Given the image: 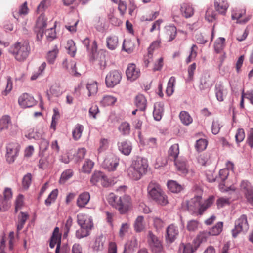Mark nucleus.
Segmentation results:
<instances>
[{
	"label": "nucleus",
	"instance_id": "nucleus-1",
	"mask_svg": "<svg viewBox=\"0 0 253 253\" xmlns=\"http://www.w3.org/2000/svg\"><path fill=\"white\" fill-rule=\"evenodd\" d=\"M213 202V197H210L204 202L202 197L197 196L187 202L188 211L194 215H201Z\"/></svg>",
	"mask_w": 253,
	"mask_h": 253
},
{
	"label": "nucleus",
	"instance_id": "nucleus-2",
	"mask_svg": "<svg viewBox=\"0 0 253 253\" xmlns=\"http://www.w3.org/2000/svg\"><path fill=\"white\" fill-rule=\"evenodd\" d=\"M108 201L121 214L126 213L132 206L131 198L128 195L118 197L113 193H110L108 195Z\"/></svg>",
	"mask_w": 253,
	"mask_h": 253
},
{
	"label": "nucleus",
	"instance_id": "nucleus-3",
	"mask_svg": "<svg viewBox=\"0 0 253 253\" xmlns=\"http://www.w3.org/2000/svg\"><path fill=\"white\" fill-rule=\"evenodd\" d=\"M31 51L29 42L27 41L17 42L9 49V52L18 62H23L27 58Z\"/></svg>",
	"mask_w": 253,
	"mask_h": 253
},
{
	"label": "nucleus",
	"instance_id": "nucleus-4",
	"mask_svg": "<svg viewBox=\"0 0 253 253\" xmlns=\"http://www.w3.org/2000/svg\"><path fill=\"white\" fill-rule=\"evenodd\" d=\"M77 223L80 226V229L76 232V237L81 239L89 235L90 231L93 227V220L89 215L79 213L77 216Z\"/></svg>",
	"mask_w": 253,
	"mask_h": 253
},
{
	"label": "nucleus",
	"instance_id": "nucleus-5",
	"mask_svg": "<svg viewBox=\"0 0 253 253\" xmlns=\"http://www.w3.org/2000/svg\"><path fill=\"white\" fill-rule=\"evenodd\" d=\"M147 190L149 196L157 203L162 206L168 204L167 197L158 183L151 181L148 185Z\"/></svg>",
	"mask_w": 253,
	"mask_h": 253
},
{
	"label": "nucleus",
	"instance_id": "nucleus-6",
	"mask_svg": "<svg viewBox=\"0 0 253 253\" xmlns=\"http://www.w3.org/2000/svg\"><path fill=\"white\" fill-rule=\"evenodd\" d=\"M147 242L153 253H163L164 252V247L162 241L151 231H148Z\"/></svg>",
	"mask_w": 253,
	"mask_h": 253
},
{
	"label": "nucleus",
	"instance_id": "nucleus-7",
	"mask_svg": "<svg viewBox=\"0 0 253 253\" xmlns=\"http://www.w3.org/2000/svg\"><path fill=\"white\" fill-rule=\"evenodd\" d=\"M20 149V145L17 142H11L7 144L5 157L8 163H12L14 162Z\"/></svg>",
	"mask_w": 253,
	"mask_h": 253
},
{
	"label": "nucleus",
	"instance_id": "nucleus-8",
	"mask_svg": "<svg viewBox=\"0 0 253 253\" xmlns=\"http://www.w3.org/2000/svg\"><path fill=\"white\" fill-rule=\"evenodd\" d=\"M249 228L246 215H242L235 222V227L232 230V236L235 238L241 232H246Z\"/></svg>",
	"mask_w": 253,
	"mask_h": 253
},
{
	"label": "nucleus",
	"instance_id": "nucleus-9",
	"mask_svg": "<svg viewBox=\"0 0 253 253\" xmlns=\"http://www.w3.org/2000/svg\"><path fill=\"white\" fill-rule=\"evenodd\" d=\"M119 160L113 154H110L106 157L102 164L103 167L108 171L116 170L118 166Z\"/></svg>",
	"mask_w": 253,
	"mask_h": 253
},
{
	"label": "nucleus",
	"instance_id": "nucleus-10",
	"mask_svg": "<svg viewBox=\"0 0 253 253\" xmlns=\"http://www.w3.org/2000/svg\"><path fill=\"white\" fill-rule=\"evenodd\" d=\"M240 190L247 201L253 205V187L248 181L243 180L240 184Z\"/></svg>",
	"mask_w": 253,
	"mask_h": 253
},
{
	"label": "nucleus",
	"instance_id": "nucleus-11",
	"mask_svg": "<svg viewBox=\"0 0 253 253\" xmlns=\"http://www.w3.org/2000/svg\"><path fill=\"white\" fill-rule=\"evenodd\" d=\"M121 79V74L118 71H111L106 76V85L109 87H114L120 83Z\"/></svg>",
	"mask_w": 253,
	"mask_h": 253
},
{
	"label": "nucleus",
	"instance_id": "nucleus-12",
	"mask_svg": "<svg viewBox=\"0 0 253 253\" xmlns=\"http://www.w3.org/2000/svg\"><path fill=\"white\" fill-rule=\"evenodd\" d=\"M179 234V230L177 226L173 224L169 225L166 229V240L167 243L173 242Z\"/></svg>",
	"mask_w": 253,
	"mask_h": 253
},
{
	"label": "nucleus",
	"instance_id": "nucleus-13",
	"mask_svg": "<svg viewBox=\"0 0 253 253\" xmlns=\"http://www.w3.org/2000/svg\"><path fill=\"white\" fill-rule=\"evenodd\" d=\"M36 101L34 97L28 93H23L18 98L19 105L23 108L32 107Z\"/></svg>",
	"mask_w": 253,
	"mask_h": 253
},
{
	"label": "nucleus",
	"instance_id": "nucleus-14",
	"mask_svg": "<svg viewBox=\"0 0 253 253\" xmlns=\"http://www.w3.org/2000/svg\"><path fill=\"white\" fill-rule=\"evenodd\" d=\"M131 165L142 175L146 172L148 166L147 160L141 157H137Z\"/></svg>",
	"mask_w": 253,
	"mask_h": 253
},
{
	"label": "nucleus",
	"instance_id": "nucleus-15",
	"mask_svg": "<svg viewBox=\"0 0 253 253\" xmlns=\"http://www.w3.org/2000/svg\"><path fill=\"white\" fill-rule=\"evenodd\" d=\"M90 182L93 185L100 182L103 186H106L108 184L107 177L101 171H95L91 176Z\"/></svg>",
	"mask_w": 253,
	"mask_h": 253
},
{
	"label": "nucleus",
	"instance_id": "nucleus-16",
	"mask_svg": "<svg viewBox=\"0 0 253 253\" xmlns=\"http://www.w3.org/2000/svg\"><path fill=\"white\" fill-rule=\"evenodd\" d=\"M140 72L134 64H129L126 70V75L128 80L134 81L140 76Z\"/></svg>",
	"mask_w": 253,
	"mask_h": 253
},
{
	"label": "nucleus",
	"instance_id": "nucleus-17",
	"mask_svg": "<svg viewBox=\"0 0 253 253\" xmlns=\"http://www.w3.org/2000/svg\"><path fill=\"white\" fill-rule=\"evenodd\" d=\"M229 6L227 0H215L214 2V7L216 11L221 15H225Z\"/></svg>",
	"mask_w": 253,
	"mask_h": 253
},
{
	"label": "nucleus",
	"instance_id": "nucleus-18",
	"mask_svg": "<svg viewBox=\"0 0 253 253\" xmlns=\"http://www.w3.org/2000/svg\"><path fill=\"white\" fill-rule=\"evenodd\" d=\"M46 19L44 15L41 14L38 18L36 23V31L38 32V35L42 36L44 28L46 27Z\"/></svg>",
	"mask_w": 253,
	"mask_h": 253
},
{
	"label": "nucleus",
	"instance_id": "nucleus-19",
	"mask_svg": "<svg viewBox=\"0 0 253 253\" xmlns=\"http://www.w3.org/2000/svg\"><path fill=\"white\" fill-rule=\"evenodd\" d=\"M119 150L123 154L128 156L132 150V145L130 141H123L118 143Z\"/></svg>",
	"mask_w": 253,
	"mask_h": 253
},
{
	"label": "nucleus",
	"instance_id": "nucleus-20",
	"mask_svg": "<svg viewBox=\"0 0 253 253\" xmlns=\"http://www.w3.org/2000/svg\"><path fill=\"white\" fill-rule=\"evenodd\" d=\"M177 170L182 174L187 173L188 171L186 161L185 159L179 158L174 161Z\"/></svg>",
	"mask_w": 253,
	"mask_h": 253
},
{
	"label": "nucleus",
	"instance_id": "nucleus-21",
	"mask_svg": "<svg viewBox=\"0 0 253 253\" xmlns=\"http://www.w3.org/2000/svg\"><path fill=\"white\" fill-rule=\"evenodd\" d=\"M212 85L209 73L204 74L201 79L199 88L201 90L209 89Z\"/></svg>",
	"mask_w": 253,
	"mask_h": 253
},
{
	"label": "nucleus",
	"instance_id": "nucleus-22",
	"mask_svg": "<svg viewBox=\"0 0 253 253\" xmlns=\"http://www.w3.org/2000/svg\"><path fill=\"white\" fill-rule=\"evenodd\" d=\"M164 112V104L161 102H157L154 105L153 116L155 120L161 119Z\"/></svg>",
	"mask_w": 253,
	"mask_h": 253
},
{
	"label": "nucleus",
	"instance_id": "nucleus-23",
	"mask_svg": "<svg viewBox=\"0 0 253 253\" xmlns=\"http://www.w3.org/2000/svg\"><path fill=\"white\" fill-rule=\"evenodd\" d=\"M90 200V194L87 192L80 194L77 200V204L80 208L84 207Z\"/></svg>",
	"mask_w": 253,
	"mask_h": 253
},
{
	"label": "nucleus",
	"instance_id": "nucleus-24",
	"mask_svg": "<svg viewBox=\"0 0 253 253\" xmlns=\"http://www.w3.org/2000/svg\"><path fill=\"white\" fill-rule=\"evenodd\" d=\"M119 44L118 38L116 36H110L106 38V46L111 50H114Z\"/></svg>",
	"mask_w": 253,
	"mask_h": 253
},
{
	"label": "nucleus",
	"instance_id": "nucleus-25",
	"mask_svg": "<svg viewBox=\"0 0 253 253\" xmlns=\"http://www.w3.org/2000/svg\"><path fill=\"white\" fill-rule=\"evenodd\" d=\"M135 104L140 111H144L147 106V100L142 94H138L135 97Z\"/></svg>",
	"mask_w": 253,
	"mask_h": 253
},
{
	"label": "nucleus",
	"instance_id": "nucleus-26",
	"mask_svg": "<svg viewBox=\"0 0 253 253\" xmlns=\"http://www.w3.org/2000/svg\"><path fill=\"white\" fill-rule=\"evenodd\" d=\"M180 11L182 16L186 18L191 17L194 14L193 8L188 3H183L181 5Z\"/></svg>",
	"mask_w": 253,
	"mask_h": 253
},
{
	"label": "nucleus",
	"instance_id": "nucleus-27",
	"mask_svg": "<svg viewBox=\"0 0 253 253\" xmlns=\"http://www.w3.org/2000/svg\"><path fill=\"white\" fill-rule=\"evenodd\" d=\"M105 240L106 238L103 235H101L96 237L92 246L93 250L95 251L102 250L104 248V244L105 242Z\"/></svg>",
	"mask_w": 253,
	"mask_h": 253
},
{
	"label": "nucleus",
	"instance_id": "nucleus-28",
	"mask_svg": "<svg viewBox=\"0 0 253 253\" xmlns=\"http://www.w3.org/2000/svg\"><path fill=\"white\" fill-rule=\"evenodd\" d=\"M11 126L12 125L9 116L4 115L0 119V131L6 130Z\"/></svg>",
	"mask_w": 253,
	"mask_h": 253
},
{
	"label": "nucleus",
	"instance_id": "nucleus-29",
	"mask_svg": "<svg viewBox=\"0 0 253 253\" xmlns=\"http://www.w3.org/2000/svg\"><path fill=\"white\" fill-rule=\"evenodd\" d=\"M29 217L28 213L24 212H20L18 215V220L16 222L17 229L19 231L24 227V224Z\"/></svg>",
	"mask_w": 253,
	"mask_h": 253
},
{
	"label": "nucleus",
	"instance_id": "nucleus-30",
	"mask_svg": "<svg viewBox=\"0 0 253 253\" xmlns=\"http://www.w3.org/2000/svg\"><path fill=\"white\" fill-rule=\"evenodd\" d=\"M215 93L217 99L221 102L224 100V98L227 94V91L223 86L218 84L215 86Z\"/></svg>",
	"mask_w": 253,
	"mask_h": 253
},
{
	"label": "nucleus",
	"instance_id": "nucleus-31",
	"mask_svg": "<svg viewBox=\"0 0 253 253\" xmlns=\"http://www.w3.org/2000/svg\"><path fill=\"white\" fill-rule=\"evenodd\" d=\"M179 153V147L178 144H174L171 146L168 151V155L170 159L174 161L178 159V156Z\"/></svg>",
	"mask_w": 253,
	"mask_h": 253
},
{
	"label": "nucleus",
	"instance_id": "nucleus-32",
	"mask_svg": "<svg viewBox=\"0 0 253 253\" xmlns=\"http://www.w3.org/2000/svg\"><path fill=\"white\" fill-rule=\"evenodd\" d=\"M167 186L169 189L173 193L180 192L183 189V187L174 180L169 181Z\"/></svg>",
	"mask_w": 253,
	"mask_h": 253
},
{
	"label": "nucleus",
	"instance_id": "nucleus-33",
	"mask_svg": "<svg viewBox=\"0 0 253 253\" xmlns=\"http://www.w3.org/2000/svg\"><path fill=\"white\" fill-rule=\"evenodd\" d=\"M59 53V50L56 46L48 51L46 55V59L49 64H53Z\"/></svg>",
	"mask_w": 253,
	"mask_h": 253
},
{
	"label": "nucleus",
	"instance_id": "nucleus-34",
	"mask_svg": "<svg viewBox=\"0 0 253 253\" xmlns=\"http://www.w3.org/2000/svg\"><path fill=\"white\" fill-rule=\"evenodd\" d=\"M118 130L122 135L127 136L130 132V126L128 123L124 122L119 126Z\"/></svg>",
	"mask_w": 253,
	"mask_h": 253
},
{
	"label": "nucleus",
	"instance_id": "nucleus-35",
	"mask_svg": "<svg viewBox=\"0 0 253 253\" xmlns=\"http://www.w3.org/2000/svg\"><path fill=\"white\" fill-rule=\"evenodd\" d=\"M179 118L181 123L184 125H189L192 123L193 119L186 111H181L179 114Z\"/></svg>",
	"mask_w": 253,
	"mask_h": 253
},
{
	"label": "nucleus",
	"instance_id": "nucleus-36",
	"mask_svg": "<svg viewBox=\"0 0 253 253\" xmlns=\"http://www.w3.org/2000/svg\"><path fill=\"white\" fill-rule=\"evenodd\" d=\"M127 173L129 177L134 180H138L140 179L143 175L138 171L136 170V169H135L132 165L128 169Z\"/></svg>",
	"mask_w": 253,
	"mask_h": 253
},
{
	"label": "nucleus",
	"instance_id": "nucleus-37",
	"mask_svg": "<svg viewBox=\"0 0 253 253\" xmlns=\"http://www.w3.org/2000/svg\"><path fill=\"white\" fill-rule=\"evenodd\" d=\"M195 246L193 247L192 245L189 243H181L179 245V253H193L195 251Z\"/></svg>",
	"mask_w": 253,
	"mask_h": 253
},
{
	"label": "nucleus",
	"instance_id": "nucleus-38",
	"mask_svg": "<svg viewBox=\"0 0 253 253\" xmlns=\"http://www.w3.org/2000/svg\"><path fill=\"white\" fill-rule=\"evenodd\" d=\"M134 228L137 232L142 231L145 228V224L144 223V218L142 216H139L136 219Z\"/></svg>",
	"mask_w": 253,
	"mask_h": 253
},
{
	"label": "nucleus",
	"instance_id": "nucleus-39",
	"mask_svg": "<svg viewBox=\"0 0 253 253\" xmlns=\"http://www.w3.org/2000/svg\"><path fill=\"white\" fill-rule=\"evenodd\" d=\"M84 130V126L81 124H77L75 129L72 131V135L75 140H79Z\"/></svg>",
	"mask_w": 253,
	"mask_h": 253
},
{
	"label": "nucleus",
	"instance_id": "nucleus-40",
	"mask_svg": "<svg viewBox=\"0 0 253 253\" xmlns=\"http://www.w3.org/2000/svg\"><path fill=\"white\" fill-rule=\"evenodd\" d=\"M207 233L205 232H200L194 240V243L195 245V250L199 247L200 244L206 241Z\"/></svg>",
	"mask_w": 253,
	"mask_h": 253
},
{
	"label": "nucleus",
	"instance_id": "nucleus-41",
	"mask_svg": "<svg viewBox=\"0 0 253 253\" xmlns=\"http://www.w3.org/2000/svg\"><path fill=\"white\" fill-rule=\"evenodd\" d=\"M86 88L88 91V96L95 94L98 90L97 83L95 81H91L86 84Z\"/></svg>",
	"mask_w": 253,
	"mask_h": 253
},
{
	"label": "nucleus",
	"instance_id": "nucleus-42",
	"mask_svg": "<svg viewBox=\"0 0 253 253\" xmlns=\"http://www.w3.org/2000/svg\"><path fill=\"white\" fill-rule=\"evenodd\" d=\"M225 39L220 37L216 40L214 43V49L216 53H220L225 47Z\"/></svg>",
	"mask_w": 253,
	"mask_h": 253
},
{
	"label": "nucleus",
	"instance_id": "nucleus-43",
	"mask_svg": "<svg viewBox=\"0 0 253 253\" xmlns=\"http://www.w3.org/2000/svg\"><path fill=\"white\" fill-rule=\"evenodd\" d=\"M122 49L127 53H131L134 49L133 43L130 40H125L122 45Z\"/></svg>",
	"mask_w": 253,
	"mask_h": 253
},
{
	"label": "nucleus",
	"instance_id": "nucleus-44",
	"mask_svg": "<svg viewBox=\"0 0 253 253\" xmlns=\"http://www.w3.org/2000/svg\"><path fill=\"white\" fill-rule=\"evenodd\" d=\"M73 174L72 169H69L64 171L61 174L59 182L61 184L65 183L68 179H69Z\"/></svg>",
	"mask_w": 253,
	"mask_h": 253
},
{
	"label": "nucleus",
	"instance_id": "nucleus-45",
	"mask_svg": "<svg viewBox=\"0 0 253 253\" xmlns=\"http://www.w3.org/2000/svg\"><path fill=\"white\" fill-rule=\"evenodd\" d=\"M223 222H219L209 232V234L212 236H216L219 235L222 230Z\"/></svg>",
	"mask_w": 253,
	"mask_h": 253
},
{
	"label": "nucleus",
	"instance_id": "nucleus-46",
	"mask_svg": "<svg viewBox=\"0 0 253 253\" xmlns=\"http://www.w3.org/2000/svg\"><path fill=\"white\" fill-rule=\"evenodd\" d=\"M175 83V78L174 77H171L168 82L167 87L166 89V93L168 96L172 94L174 91V86Z\"/></svg>",
	"mask_w": 253,
	"mask_h": 253
},
{
	"label": "nucleus",
	"instance_id": "nucleus-47",
	"mask_svg": "<svg viewBox=\"0 0 253 253\" xmlns=\"http://www.w3.org/2000/svg\"><path fill=\"white\" fill-rule=\"evenodd\" d=\"M161 41L157 40L154 41L148 48L149 57H153V52L155 50L158 49L160 46Z\"/></svg>",
	"mask_w": 253,
	"mask_h": 253
},
{
	"label": "nucleus",
	"instance_id": "nucleus-48",
	"mask_svg": "<svg viewBox=\"0 0 253 253\" xmlns=\"http://www.w3.org/2000/svg\"><path fill=\"white\" fill-rule=\"evenodd\" d=\"M117 99L111 95H106L101 100L100 103L103 106H109L114 104Z\"/></svg>",
	"mask_w": 253,
	"mask_h": 253
},
{
	"label": "nucleus",
	"instance_id": "nucleus-49",
	"mask_svg": "<svg viewBox=\"0 0 253 253\" xmlns=\"http://www.w3.org/2000/svg\"><path fill=\"white\" fill-rule=\"evenodd\" d=\"M66 48L68 50V53L72 57L75 55L76 48L74 42L72 40H69L67 42Z\"/></svg>",
	"mask_w": 253,
	"mask_h": 253
},
{
	"label": "nucleus",
	"instance_id": "nucleus-50",
	"mask_svg": "<svg viewBox=\"0 0 253 253\" xmlns=\"http://www.w3.org/2000/svg\"><path fill=\"white\" fill-rule=\"evenodd\" d=\"M58 191L57 189H54L48 195V198L45 201V204L47 206L50 205L54 202L58 195Z\"/></svg>",
	"mask_w": 253,
	"mask_h": 253
},
{
	"label": "nucleus",
	"instance_id": "nucleus-51",
	"mask_svg": "<svg viewBox=\"0 0 253 253\" xmlns=\"http://www.w3.org/2000/svg\"><path fill=\"white\" fill-rule=\"evenodd\" d=\"M208 141L205 139H200L196 141L195 145L196 149L198 151L205 150L207 146Z\"/></svg>",
	"mask_w": 253,
	"mask_h": 253
},
{
	"label": "nucleus",
	"instance_id": "nucleus-52",
	"mask_svg": "<svg viewBox=\"0 0 253 253\" xmlns=\"http://www.w3.org/2000/svg\"><path fill=\"white\" fill-rule=\"evenodd\" d=\"M167 33L169 35V41H172L176 37L177 30L176 27L173 25H171L167 27Z\"/></svg>",
	"mask_w": 253,
	"mask_h": 253
},
{
	"label": "nucleus",
	"instance_id": "nucleus-53",
	"mask_svg": "<svg viewBox=\"0 0 253 253\" xmlns=\"http://www.w3.org/2000/svg\"><path fill=\"white\" fill-rule=\"evenodd\" d=\"M28 8L27 7V2H25L20 7L19 11L16 13H15L14 12L13 13V16L15 18L18 19V17H17V15H25L28 14Z\"/></svg>",
	"mask_w": 253,
	"mask_h": 253
},
{
	"label": "nucleus",
	"instance_id": "nucleus-54",
	"mask_svg": "<svg viewBox=\"0 0 253 253\" xmlns=\"http://www.w3.org/2000/svg\"><path fill=\"white\" fill-rule=\"evenodd\" d=\"M93 166L94 163L92 161L87 159L85 160L82 167V170L84 172L89 173L90 172Z\"/></svg>",
	"mask_w": 253,
	"mask_h": 253
},
{
	"label": "nucleus",
	"instance_id": "nucleus-55",
	"mask_svg": "<svg viewBox=\"0 0 253 253\" xmlns=\"http://www.w3.org/2000/svg\"><path fill=\"white\" fill-rule=\"evenodd\" d=\"M217 14L211 9H208L205 14V19L209 22H212L216 19Z\"/></svg>",
	"mask_w": 253,
	"mask_h": 253
},
{
	"label": "nucleus",
	"instance_id": "nucleus-56",
	"mask_svg": "<svg viewBox=\"0 0 253 253\" xmlns=\"http://www.w3.org/2000/svg\"><path fill=\"white\" fill-rule=\"evenodd\" d=\"M245 9H233L232 11L231 17L233 20H238L244 14H245Z\"/></svg>",
	"mask_w": 253,
	"mask_h": 253
},
{
	"label": "nucleus",
	"instance_id": "nucleus-57",
	"mask_svg": "<svg viewBox=\"0 0 253 253\" xmlns=\"http://www.w3.org/2000/svg\"><path fill=\"white\" fill-rule=\"evenodd\" d=\"M153 225L157 231L162 229L164 226L163 220L158 217H153Z\"/></svg>",
	"mask_w": 253,
	"mask_h": 253
},
{
	"label": "nucleus",
	"instance_id": "nucleus-58",
	"mask_svg": "<svg viewBox=\"0 0 253 253\" xmlns=\"http://www.w3.org/2000/svg\"><path fill=\"white\" fill-rule=\"evenodd\" d=\"M221 127L222 125L218 120H214L211 126L212 133L214 135L217 134Z\"/></svg>",
	"mask_w": 253,
	"mask_h": 253
},
{
	"label": "nucleus",
	"instance_id": "nucleus-59",
	"mask_svg": "<svg viewBox=\"0 0 253 253\" xmlns=\"http://www.w3.org/2000/svg\"><path fill=\"white\" fill-rule=\"evenodd\" d=\"M24 204V196L22 194H19L17 196L15 201V211L17 212L18 210L20 209Z\"/></svg>",
	"mask_w": 253,
	"mask_h": 253
},
{
	"label": "nucleus",
	"instance_id": "nucleus-60",
	"mask_svg": "<svg viewBox=\"0 0 253 253\" xmlns=\"http://www.w3.org/2000/svg\"><path fill=\"white\" fill-rule=\"evenodd\" d=\"M199 222L195 220H192L187 223V228L189 231H195L198 229Z\"/></svg>",
	"mask_w": 253,
	"mask_h": 253
},
{
	"label": "nucleus",
	"instance_id": "nucleus-61",
	"mask_svg": "<svg viewBox=\"0 0 253 253\" xmlns=\"http://www.w3.org/2000/svg\"><path fill=\"white\" fill-rule=\"evenodd\" d=\"M60 239H57L56 237H51L49 246L51 248H54L56 244L57 243V245L55 250V253H58L60 250Z\"/></svg>",
	"mask_w": 253,
	"mask_h": 253
},
{
	"label": "nucleus",
	"instance_id": "nucleus-62",
	"mask_svg": "<svg viewBox=\"0 0 253 253\" xmlns=\"http://www.w3.org/2000/svg\"><path fill=\"white\" fill-rule=\"evenodd\" d=\"M245 137V132L243 129L239 128L235 135V139L237 143H240L244 139Z\"/></svg>",
	"mask_w": 253,
	"mask_h": 253
},
{
	"label": "nucleus",
	"instance_id": "nucleus-63",
	"mask_svg": "<svg viewBox=\"0 0 253 253\" xmlns=\"http://www.w3.org/2000/svg\"><path fill=\"white\" fill-rule=\"evenodd\" d=\"M32 175L30 173H28L25 175L22 180V186L25 189H28L31 183Z\"/></svg>",
	"mask_w": 253,
	"mask_h": 253
},
{
	"label": "nucleus",
	"instance_id": "nucleus-64",
	"mask_svg": "<svg viewBox=\"0 0 253 253\" xmlns=\"http://www.w3.org/2000/svg\"><path fill=\"white\" fill-rule=\"evenodd\" d=\"M196 67L195 63H193L189 67L188 69V77L186 80L187 82H190L193 80L194 72L196 69Z\"/></svg>",
	"mask_w": 253,
	"mask_h": 253
}]
</instances>
